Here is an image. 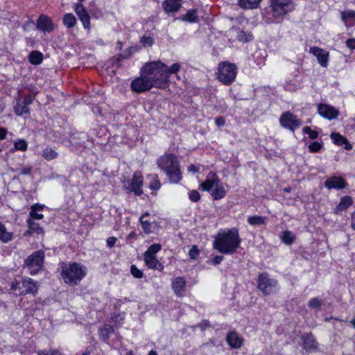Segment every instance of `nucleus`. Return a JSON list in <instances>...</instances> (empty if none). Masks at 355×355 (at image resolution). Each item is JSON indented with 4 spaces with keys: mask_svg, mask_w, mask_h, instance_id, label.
I'll return each instance as SVG.
<instances>
[{
    "mask_svg": "<svg viewBox=\"0 0 355 355\" xmlns=\"http://www.w3.org/2000/svg\"><path fill=\"white\" fill-rule=\"evenodd\" d=\"M188 171L189 172H191L193 173H196L199 171V169L197 166H196L195 165L192 164L191 166H189L188 168Z\"/></svg>",
    "mask_w": 355,
    "mask_h": 355,
    "instance_id": "0e129e2a",
    "label": "nucleus"
},
{
    "mask_svg": "<svg viewBox=\"0 0 355 355\" xmlns=\"http://www.w3.org/2000/svg\"><path fill=\"white\" fill-rule=\"evenodd\" d=\"M144 218L145 215H142L139 218V221L144 232L147 234H149L150 232H151L150 223L148 220H144Z\"/></svg>",
    "mask_w": 355,
    "mask_h": 355,
    "instance_id": "a19ab883",
    "label": "nucleus"
},
{
    "mask_svg": "<svg viewBox=\"0 0 355 355\" xmlns=\"http://www.w3.org/2000/svg\"><path fill=\"white\" fill-rule=\"evenodd\" d=\"M161 250V245L159 244L151 245L147 251L145 252L144 254H148L155 256L156 254Z\"/></svg>",
    "mask_w": 355,
    "mask_h": 355,
    "instance_id": "ea45409f",
    "label": "nucleus"
},
{
    "mask_svg": "<svg viewBox=\"0 0 355 355\" xmlns=\"http://www.w3.org/2000/svg\"><path fill=\"white\" fill-rule=\"evenodd\" d=\"M226 340L228 345L234 349L240 348L243 343V339L236 331L230 332L227 335Z\"/></svg>",
    "mask_w": 355,
    "mask_h": 355,
    "instance_id": "6ab92c4d",
    "label": "nucleus"
},
{
    "mask_svg": "<svg viewBox=\"0 0 355 355\" xmlns=\"http://www.w3.org/2000/svg\"><path fill=\"white\" fill-rule=\"evenodd\" d=\"M309 53L317 58L318 63L322 67H327L329 55L328 51H326L318 46H312L309 49Z\"/></svg>",
    "mask_w": 355,
    "mask_h": 355,
    "instance_id": "2eb2a0df",
    "label": "nucleus"
},
{
    "mask_svg": "<svg viewBox=\"0 0 355 355\" xmlns=\"http://www.w3.org/2000/svg\"><path fill=\"white\" fill-rule=\"evenodd\" d=\"M131 274L135 277V278H141L143 277V272L137 268L135 265H132L131 266L130 269Z\"/></svg>",
    "mask_w": 355,
    "mask_h": 355,
    "instance_id": "8fccbe9b",
    "label": "nucleus"
},
{
    "mask_svg": "<svg viewBox=\"0 0 355 355\" xmlns=\"http://www.w3.org/2000/svg\"><path fill=\"white\" fill-rule=\"evenodd\" d=\"M223 260V256H220V255H218V256H216L212 260H211V263L214 265H218Z\"/></svg>",
    "mask_w": 355,
    "mask_h": 355,
    "instance_id": "bf43d9fd",
    "label": "nucleus"
},
{
    "mask_svg": "<svg viewBox=\"0 0 355 355\" xmlns=\"http://www.w3.org/2000/svg\"><path fill=\"white\" fill-rule=\"evenodd\" d=\"M346 46L351 49H355V39H349L346 41Z\"/></svg>",
    "mask_w": 355,
    "mask_h": 355,
    "instance_id": "13d9d810",
    "label": "nucleus"
},
{
    "mask_svg": "<svg viewBox=\"0 0 355 355\" xmlns=\"http://www.w3.org/2000/svg\"><path fill=\"white\" fill-rule=\"evenodd\" d=\"M308 304L312 309L320 308L322 305V302L318 298L314 297L309 301Z\"/></svg>",
    "mask_w": 355,
    "mask_h": 355,
    "instance_id": "de8ad7c7",
    "label": "nucleus"
},
{
    "mask_svg": "<svg viewBox=\"0 0 355 355\" xmlns=\"http://www.w3.org/2000/svg\"><path fill=\"white\" fill-rule=\"evenodd\" d=\"M295 236L290 231H284L282 233V240L286 245L292 244L295 241Z\"/></svg>",
    "mask_w": 355,
    "mask_h": 355,
    "instance_id": "f704fd0d",
    "label": "nucleus"
},
{
    "mask_svg": "<svg viewBox=\"0 0 355 355\" xmlns=\"http://www.w3.org/2000/svg\"><path fill=\"white\" fill-rule=\"evenodd\" d=\"M206 345L215 346L216 343H215V341L214 340L211 339L207 343L203 344V346H206Z\"/></svg>",
    "mask_w": 355,
    "mask_h": 355,
    "instance_id": "774afa93",
    "label": "nucleus"
},
{
    "mask_svg": "<svg viewBox=\"0 0 355 355\" xmlns=\"http://www.w3.org/2000/svg\"><path fill=\"white\" fill-rule=\"evenodd\" d=\"M44 252L42 250L34 252L25 260V265L31 275L37 273L42 268Z\"/></svg>",
    "mask_w": 355,
    "mask_h": 355,
    "instance_id": "6e6552de",
    "label": "nucleus"
},
{
    "mask_svg": "<svg viewBox=\"0 0 355 355\" xmlns=\"http://www.w3.org/2000/svg\"><path fill=\"white\" fill-rule=\"evenodd\" d=\"M351 219V227L354 230H355V212L352 214Z\"/></svg>",
    "mask_w": 355,
    "mask_h": 355,
    "instance_id": "69168bd1",
    "label": "nucleus"
},
{
    "mask_svg": "<svg viewBox=\"0 0 355 355\" xmlns=\"http://www.w3.org/2000/svg\"><path fill=\"white\" fill-rule=\"evenodd\" d=\"M270 7L274 17H280L292 12L295 4L292 0H270Z\"/></svg>",
    "mask_w": 355,
    "mask_h": 355,
    "instance_id": "0eeeda50",
    "label": "nucleus"
},
{
    "mask_svg": "<svg viewBox=\"0 0 355 355\" xmlns=\"http://www.w3.org/2000/svg\"><path fill=\"white\" fill-rule=\"evenodd\" d=\"M15 149L17 150L26 151L28 148V144L24 139H19L14 143Z\"/></svg>",
    "mask_w": 355,
    "mask_h": 355,
    "instance_id": "4c0bfd02",
    "label": "nucleus"
},
{
    "mask_svg": "<svg viewBox=\"0 0 355 355\" xmlns=\"http://www.w3.org/2000/svg\"><path fill=\"white\" fill-rule=\"evenodd\" d=\"M180 6V3L173 0H165L162 3V7L166 12H177Z\"/></svg>",
    "mask_w": 355,
    "mask_h": 355,
    "instance_id": "4be33fe9",
    "label": "nucleus"
},
{
    "mask_svg": "<svg viewBox=\"0 0 355 355\" xmlns=\"http://www.w3.org/2000/svg\"><path fill=\"white\" fill-rule=\"evenodd\" d=\"M31 171V167H30V166L24 167L21 169L19 174L24 175H28V174H30Z\"/></svg>",
    "mask_w": 355,
    "mask_h": 355,
    "instance_id": "e2e57ef3",
    "label": "nucleus"
},
{
    "mask_svg": "<svg viewBox=\"0 0 355 355\" xmlns=\"http://www.w3.org/2000/svg\"><path fill=\"white\" fill-rule=\"evenodd\" d=\"M318 110L320 115L330 120L336 119L338 116V111L327 104H319Z\"/></svg>",
    "mask_w": 355,
    "mask_h": 355,
    "instance_id": "dca6fc26",
    "label": "nucleus"
},
{
    "mask_svg": "<svg viewBox=\"0 0 355 355\" xmlns=\"http://www.w3.org/2000/svg\"><path fill=\"white\" fill-rule=\"evenodd\" d=\"M62 277L65 283L77 285L87 275V268L78 263H63Z\"/></svg>",
    "mask_w": 355,
    "mask_h": 355,
    "instance_id": "20e7f679",
    "label": "nucleus"
},
{
    "mask_svg": "<svg viewBox=\"0 0 355 355\" xmlns=\"http://www.w3.org/2000/svg\"><path fill=\"white\" fill-rule=\"evenodd\" d=\"M20 285H21V282L15 280L12 282L10 288L12 291H15L17 290H19V291L20 292L21 291V287Z\"/></svg>",
    "mask_w": 355,
    "mask_h": 355,
    "instance_id": "5fc2aeb1",
    "label": "nucleus"
},
{
    "mask_svg": "<svg viewBox=\"0 0 355 355\" xmlns=\"http://www.w3.org/2000/svg\"><path fill=\"white\" fill-rule=\"evenodd\" d=\"M204 191L210 192L215 200H220L225 196L226 191L216 173L209 172L205 181L200 185Z\"/></svg>",
    "mask_w": 355,
    "mask_h": 355,
    "instance_id": "39448f33",
    "label": "nucleus"
},
{
    "mask_svg": "<svg viewBox=\"0 0 355 355\" xmlns=\"http://www.w3.org/2000/svg\"><path fill=\"white\" fill-rule=\"evenodd\" d=\"M157 163L159 168L166 173L171 182L178 183L182 180L179 163L174 155H164L157 160Z\"/></svg>",
    "mask_w": 355,
    "mask_h": 355,
    "instance_id": "7ed1b4c3",
    "label": "nucleus"
},
{
    "mask_svg": "<svg viewBox=\"0 0 355 355\" xmlns=\"http://www.w3.org/2000/svg\"><path fill=\"white\" fill-rule=\"evenodd\" d=\"M8 131L5 128L0 127V140H3L6 138Z\"/></svg>",
    "mask_w": 355,
    "mask_h": 355,
    "instance_id": "052dcab7",
    "label": "nucleus"
},
{
    "mask_svg": "<svg viewBox=\"0 0 355 355\" xmlns=\"http://www.w3.org/2000/svg\"><path fill=\"white\" fill-rule=\"evenodd\" d=\"M225 119L222 116H220V117H217L216 119H215V123L216 124V125L218 126H223L225 124Z\"/></svg>",
    "mask_w": 355,
    "mask_h": 355,
    "instance_id": "680f3d73",
    "label": "nucleus"
},
{
    "mask_svg": "<svg viewBox=\"0 0 355 355\" xmlns=\"http://www.w3.org/2000/svg\"><path fill=\"white\" fill-rule=\"evenodd\" d=\"M267 218L261 216H252L248 218V222L250 225L256 226L265 225L266 223Z\"/></svg>",
    "mask_w": 355,
    "mask_h": 355,
    "instance_id": "cd10ccee",
    "label": "nucleus"
},
{
    "mask_svg": "<svg viewBox=\"0 0 355 355\" xmlns=\"http://www.w3.org/2000/svg\"><path fill=\"white\" fill-rule=\"evenodd\" d=\"M154 87L164 89L168 86L167 65L161 61L145 63L141 68Z\"/></svg>",
    "mask_w": 355,
    "mask_h": 355,
    "instance_id": "f257e3e1",
    "label": "nucleus"
},
{
    "mask_svg": "<svg viewBox=\"0 0 355 355\" xmlns=\"http://www.w3.org/2000/svg\"><path fill=\"white\" fill-rule=\"evenodd\" d=\"M43 59V55L37 51H32L29 55V61L33 64H39Z\"/></svg>",
    "mask_w": 355,
    "mask_h": 355,
    "instance_id": "c756f323",
    "label": "nucleus"
},
{
    "mask_svg": "<svg viewBox=\"0 0 355 355\" xmlns=\"http://www.w3.org/2000/svg\"><path fill=\"white\" fill-rule=\"evenodd\" d=\"M150 187L154 190H158L161 187V183L158 180L157 175H153V180L150 184Z\"/></svg>",
    "mask_w": 355,
    "mask_h": 355,
    "instance_id": "a18cd8bd",
    "label": "nucleus"
},
{
    "mask_svg": "<svg viewBox=\"0 0 355 355\" xmlns=\"http://www.w3.org/2000/svg\"><path fill=\"white\" fill-rule=\"evenodd\" d=\"M167 73H168V80H169L170 75L172 73H178L180 69V65L178 63L173 64L171 67L167 66Z\"/></svg>",
    "mask_w": 355,
    "mask_h": 355,
    "instance_id": "c03bdc74",
    "label": "nucleus"
},
{
    "mask_svg": "<svg viewBox=\"0 0 355 355\" xmlns=\"http://www.w3.org/2000/svg\"><path fill=\"white\" fill-rule=\"evenodd\" d=\"M279 123L283 128L293 132L301 125V121L290 112H284L281 115Z\"/></svg>",
    "mask_w": 355,
    "mask_h": 355,
    "instance_id": "f8f14e48",
    "label": "nucleus"
},
{
    "mask_svg": "<svg viewBox=\"0 0 355 355\" xmlns=\"http://www.w3.org/2000/svg\"><path fill=\"white\" fill-rule=\"evenodd\" d=\"M218 78L225 85L231 83L236 78V67L235 64L229 62H223L219 64Z\"/></svg>",
    "mask_w": 355,
    "mask_h": 355,
    "instance_id": "423d86ee",
    "label": "nucleus"
},
{
    "mask_svg": "<svg viewBox=\"0 0 355 355\" xmlns=\"http://www.w3.org/2000/svg\"><path fill=\"white\" fill-rule=\"evenodd\" d=\"M21 102L26 103V106L28 107L33 103V100L30 97H26L24 101H21Z\"/></svg>",
    "mask_w": 355,
    "mask_h": 355,
    "instance_id": "338daca9",
    "label": "nucleus"
},
{
    "mask_svg": "<svg viewBox=\"0 0 355 355\" xmlns=\"http://www.w3.org/2000/svg\"><path fill=\"white\" fill-rule=\"evenodd\" d=\"M209 327H210V324L207 320H204L198 324V327L200 329L201 331H205Z\"/></svg>",
    "mask_w": 355,
    "mask_h": 355,
    "instance_id": "6e6d98bb",
    "label": "nucleus"
},
{
    "mask_svg": "<svg viewBox=\"0 0 355 355\" xmlns=\"http://www.w3.org/2000/svg\"><path fill=\"white\" fill-rule=\"evenodd\" d=\"M28 224L29 230L31 232H36L37 234H42L44 232L42 227H40L39 224L35 223L33 220L28 219Z\"/></svg>",
    "mask_w": 355,
    "mask_h": 355,
    "instance_id": "c9c22d12",
    "label": "nucleus"
},
{
    "mask_svg": "<svg viewBox=\"0 0 355 355\" xmlns=\"http://www.w3.org/2000/svg\"><path fill=\"white\" fill-rule=\"evenodd\" d=\"M258 288L264 295H268L278 291L277 280L270 279L267 273H261L258 277Z\"/></svg>",
    "mask_w": 355,
    "mask_h": 355,
    "instance_id": "1a4fd4ad",
    "label": "nucleus"
},
{
    "mask_svg": "<svg viewBox=\"0 0 355 355\" xmlns=\"http://www.w3.org/2000/svg\"><path fill=\"white\" fill-rule=\"evenodd\" d=\"M43 208L41 205H35L31 207V211L29 213V215L31 219L40 220L43 218L44 216L42 214H37L36 211L37 210H42Z\"/></svg>",
    "mask_w": 355,
    "mask_h": 355,
    "instance_id": "72a5a7b5",
    "label": "nucleus"
},
{
    "mask_svg": "<svg viewBox=\"0 0 355 355\" xmlns=\"http://www.w3.org/2000/svg\"><path fill=\"white\" fill-rule=\"evenodd\" d=\"M309 148L312 153L318 152L322 148V144L318 141L311 142L309 145Z\"/></svg>",
    "mask_w": 355,
    "mask_h": 355,
    "instance_id": "49530a36",
    "label": "nucleus"
},
{
    "mask_svg": "<svg viewBox=\"0 0 355 355\" xmlns=\"http://www.w3.org/2000/svg\"><path fill=\"white\" fill-rule=\"evenodd\" d=\"M341 17L343 21H346L348 19H353L355 18V11L353 10H349L342 12Z\"/></svg>",
    "mask_w": 355,
    "mask_h": 355,
    "instance_id": "37998d69",
    "label": "nucleus"
},
{
    "mask_svg": "<svg viewBox=\"0 0 355 355\" xmlns=\"http://www.w3.org/2000/svg\"><path fill=\"white\" fill-rule=\"evenodd\" d=\"M241 239L236 228L220 232L214 241V248L222 254H233L239 247Z\"/></svg>",
    "mask_w": 355,
    "mask_h": 355,
    "instance_id": "f03ea898",
    "label": "nucleus"
},
{
    "mask_svg": "<svg viewBox=\"0 0 355 355\" xmlns=\"http://www.w3.org/2000/svg\"><path fill=\"white\" fill-rule=\"evenodd\" d=\"M131 89L136 93H143L149 91L153 87V85L148 78L140 69V76L135 78L130 84Z\"/></svg>",
    "mask_w": 355,
    "mask_h": 355,
    "instance_id": "9d476101",
    "label": "nucleus"
},
{
    "mask_svg": "<svg viewBox=\"0 0 355 355\" xmlns=\"http://www.w3.org/2000/svg\"><path fill=\"white\" fill-rule=\"evenodd\" d=\"M37 355H64L59 350L53 349L49 350H40Z\"/></svg>",
    "mask_w": 355,
    "mask_h": 355,
    "instance_id": "79ce46f5",
    "label": "nucleus"
},
{
    "mask_svg": "<svg viewBox=\"0 0 355 355\" xmlns=\"http://www.w3.org/2000/svg\"><path fill=\"white\" fill-rule=\"evenodd\" d=\"M261 0H238L239 6L244 9L257 8Z\"/></svg>",
    "mask_w": 355,
    "mask_h": 355,
    "instance_id": "a878e982",
    "label": "nucleus"
},
{
    "mask_svg": "<svg viewBox=\"0 0 355 355\" xmlns=\"http://www.w3.org/2000/svg\"><path fill=\"white\" fill-rule=\"evenodd\" d=\"M144 261L146 265L151 269H159V267H162L159 261L156 258V256H152L148 254H144Z\"/></svg>",
    "mask_w": 355,
    "mask_h": 355,
    "instance_id": "393cba45",
    "label": "nucleus"
},
{
    "mask_svg": "<svg viewBox=\"0 0 355 355\" xmlns=\"http://www.w3.org/2000/svg\"><path fill=\"white\" fill-rule=\"evenodd\" d=\"M21 291H20V295H26V294H33L35 295V294L37 292V283L35 282L32 279L28 277H24L21 281Z\"/></svg>",
    "mask_w": 355,
    "mask_h": 355,
    "instance_id": "4468645a",
    "label": "nucleus"
},
{
    "mask_svg": "<svg viewBox=\"0 0 355 355\" xmlns=\"http://www.w3.org/2000/svg\"><path fill=\"white\" fill-rule=\"evenodd\" d=\"M304 348L306 350L315 349L318 347L315 338L311 334H305L302 336Z\"/></svg>",
    "mask_w": 355,
    "mask_h": 355,
    "instance_id": "412c9836",
    "label": "nucleus"
},
{
    "mask_svg": "<svg viewBox=\"0 0 355 355\" xmlns=\"http://www.w3.org/2000/svg\"><path fill=\"white\" fill-rule=\"evenodd\" d=\"M189 199L194 202H196L200 200V195L199 192L196 190H193L189 192Z\"/></svg>",
    "mask_w": 355,
    "mask_h": 355,
    "instance_id": "3c124183",
    "label": "nucleus"
},
{
    "mask_svg": "<svg viewBox=\"0 0 355 355\" xmlns=\"http://www.w3.org/2000/svg\"><path fill=\"white\" fill-rule=\"evenodd\" d=\"M116 241V237H114V236L109 237L107 239V245L109 248H112L114 245Z\"/></svg>",
    "mask_w": 355,
    "mask_h": 355,
    "instance_id": "4d7b16f0",
    "label": "nucleus"
},
{
    "mask_svg": "<svg viewBox=\"0 0 355 355\" xmlns=\"http://www.w3.org/2000/svg\"><path fill=\"white\" fill-rule=\"evenodd\" d=\"M237 38L241 42H247L252 40V35L250 33H245L243 31H240L238 33Z\"/></svg>",
    "mask_w": 355,
    "mask_h": 355,
    "instance_id": "58836bf2",
    "label": "nucleus"
},
{
    "mask_svg": "<svg viewBox=\"0 0 355 355\" xmlns=\"http://www.w3.org/2000/svg\"><path fill=\"white\" fill-rule=\"evenodd\" d=\"M13 239V233L8 232L6 226L0 221V241L7 243Z\"/></svg>",
    "mask_w": 355,
    "mask_h": 355,
    "instance_id": "5701e85b",
    "label": "nucleus"
},
{
    "mask_svg": "<svg viewBox=\"0 0 355 355\" xmlns=\"http://www.w3.org/2000/svg\"><path fill=\"white\" fill-rule=\"evenodd\" d=\"M186 282L182 277H178L174 279L172 282V288L178 297H182L184 294V288Z\"/></svg>",
    "mask_w": 355,
    "mask_h": 355,
    "instance_id": "aec40b11",
    "label": "nucleus"
},
{
    "mask_svg": "<svg viewBox=\"0 0 355 355\" xmlns=\"http://www.w3.org/2000/svg\"><path fill=\"white\" fill-rule=\"evenodd\" d=\"M352 205V198L350 196H345L340 199L339 204L335 208V213L338 214L340 211L347 209Z\"/></svg>",
    "mask_w": 355,
    "mask_h": 355,
    "instance_id": "b1692460",
    "label": "nucleus"
},
{
    "mask_svg": "<svg viewBox=\"0 0 355 355\" xmlns=\"http://www.w3.org/2000/svg\"><path fill=\"white\" fill-rule=\"evenodd\" d=\"M29 110L26 103L21 102V101H18L17 102V104L15 106V112L16 114L21 116L24 114H27Z\"/></svg>",
    "mask_w": 355,
    "mask_h": 355,
    "instance_id": "2f4dec72",
    "label": "nucleus"
},
{
    "mask_svg": "<svg viewBox=\"0 0 355 355\" xmlns=\"http://www.w3.org/2000/svg\"><path fill=\"white\" fill-rule=\"evenodd\" d=\"M143 185V177L140 172L134 173L131 181L124 182V187L128 192H134L136 196H141L143 193L141 187Z\"/></svg>",
    "mask_w": 355,
    "mask_h": 355,
    "instance_id": "9b49d317",
    "label": "nucleus"
},
{
    "mask_svg": "<svg viewBox=\"0 0 355 355\" xmlns=\"http://www.w3.org/2000/svg\"><path fill=\"white\" fill-rule=\"evenodd\" d=\"M189 254L192 259H196L199 254V250L197 247L193 245L189 250Z\"/></svg>",
    "mask_w": 355,
    "mask_h": 355,
    "instance_id": "864d4df0",
    "label": "nucleus"
},
{
    "mask_svg": "<svg viewBox=\"0 0 355 355\" xmlns=\"http://www.w3.org/2000/svg\"><path fill=\"white\" fill-rule=\"evenodd\" d=\"M180 19L182 21H188L190 23L195 22L197 19L196 10L192 9L189 10L185 15L181 16Z\"/></svg>",
    "mask_w": 355,
    "mask_h": 355,
    "instance_id": "7c9ffc66",
    "label": "nucleus"
},
{
    "mask_svg": "<svg viewBox=\"0 0 355 355\" xmlns=\"http://www.w3.org/2000/svg\"><path fill=\"white\" fill-rule=\"evenodd\" d=\"M331 138L337 145H343L347 142V139L339 133L333 132L331 134Z\"/></svg>",
    "mask_w": 355,
    "mask_h": 355,
    "instance_id": "e433bc0d",
    "label": "nucleus"
},
{
    "mask_svg": "<svg viewBox=\"0 0 355 355\" xmlns=\"http://www.w3.org/2000/svg\"><path fill=\"white\" fill-rule=\"evenodd\" d=\"M63 24L69 28H72L76 24V19L73 14L67 13L63 17Z\"/></svg>",
    "mask_w": 355,
    "mask_h": 355,
    "instance_id": "473e14b6",
    "label": "nucleus"
},
{
    "mask_svg": "<svg viewBox=\"0 0 355 355\" xmlns=\"http://www.w3.org/2000/svg\"><path fill=\"white\" fill-rule=\"evenodd\" d=\"M140 42L144 46H150L154 43V40L152 37L148 36H143L141 37Z\"/></svg>",
    "mask_w": 355,
    "mask_h": 355,
    "instance_id": "09e8293b",
    "label": "nucleus"
},
{
    "mask_svg": "<svg viewBox=\"0 0 355 355\" xmlns=\"http://www.w3.org/2000/svg\"><path fill=\"white\" fill-rule=\"evenodd\" d=\"M74 11L82 21L83 27L89 30L90 28V17L85 8L82 3H76L74 5Z\"/></svg>",
    "mask_w": 355,
    "mask_h": 355,
    "instance_id": "ddd939ff",
    "label": "nucleus"
},
{
    "mask_svg": "<svg viewBox=\"0 0 355 355\" xmlns=\"http://www.w3.org/2000/svg\"><path fill=\"white\" fill-rule=\"evenodd\" d=\"M303 130L312 139L317 138L318 136V132L311 130L309 127H304Z\"/></svg>",
    "mask_w": 355,
    "mask_h": 355,
    "instance_id": "603ef678",
    "label": "nucleus"
},
{
    "mask_svg": "<svg viewBox=\"0 0 355 355\" xmlns=\"http://www.w3.org/2000/svg\"><path fill=\"white\" fill-rule=\"evenodd\" d=\"M37 28L43 32L50 33L53 31L54 26L50 17L42 15L37 19Z\"/></svg>",
    "mask_w": 355,
    "mask_h": 355,
    "instance_id": "a211bd4d",
    "label": "nucleus"
},
{
    "mask_svg": "<svg viewBox=\"0 0 355 355\" xmlns=\"http://www.w3.org/2000/svg\"><path fill=\"white\" fill-rule=\"evenodd\" d=\"M346 185L345 180L340 176H333L327 178L324 182V186L328 189H342L345 188Z\"/></svg>",
    "mask_w": 355,
    "mask_h": 355,
    "instance_id": "f3484780",
    "label": "nucleus"
},
{
    "mask_svg": "<svg viewBox=\"0 0 355 355\" xmlns=\"http://www.w3.org/2000/svg\"><path fill=\"white\" fill-rule=\"evenodd\" d=\"M58 155V153L55 150L49 146L45 148L42 153V157L47 161L56 159Z\"/></svg>",
    "mask_w": 355,
    "mask_h": 355,
    "instance_id": "bb28decb",
    "label": "nucleus"
},
{
    "mask_svg": "<svg viewBox=\"0 0 355 355\" xmlns=\"http://www.w3.org/2000/svg\"><path fill=\"white\" fill-rule=\"evenodd\" d=\"M114 332L113 327L110 324H105L99 331L101 338L103 341H106L110 336Z\"/></svg>",
    "mask_w": 355,
    "mask_h": 355,
    "instance_id": "c85d7f7f",
    "label": "nucleus"
}]
</instances>
